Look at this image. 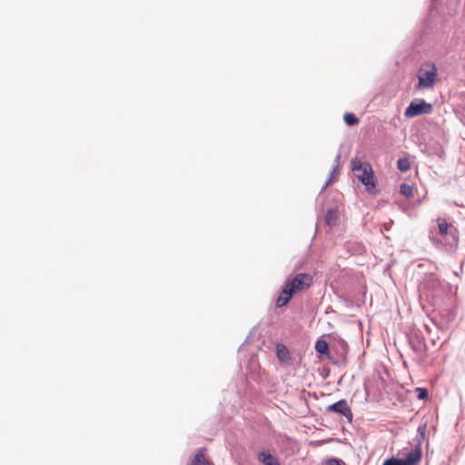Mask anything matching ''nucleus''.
Returning a JSON list of instances; mask_svg holds the SVG:
<instances>
[{"label": "nucleus", "mask_w": 465, "mask_h": 465, "mask_svg": "<svg viewBox=\"0 0 465 465\" xmlns=\"http://www.w3.org/2000/svg\"><path fill=\"white\" fill-rule=\"evenodd\" d=\"M438 232L437 234L441 238L440 240L436 239L433 235L430 237L431 241L441 242V244L445 247L450 246V248L456 246L458 243L457 230L450 225L445 219H438Z\"/></svg>", "instance_id": "f257e3e1"}, {"label": "nucleus", "mask_w": 465, "mask_h": 465, "mask_svg": "<svg viewBox=\"0 0 465 465\" xmlns=\"http://www.w3.org/2000/svg\"><path fill=\"white\" fill-rule=\"evenodd\" d=\"M351 166L353 171H361L358 175L359 181L365 185L368 192H372L376 187V178L370 164L362 166L359 160H352Z\"/></svg>", "instance_id": "f03ea898"}, {"label": "nucleus", "mask_w": 465, "mask_h": 465, "mask_svg": "<svg viewBox=\"0 0 465 465\" xmlns=\"http://www.w3.org/2000/svg\"><path fill=\"white\" fill-rule=\"evenodd\" d=\"M427 66L430 67V69H425L423 66H421L418 73V89H430L434 86L437 79V68L434 64H428Z\"/></svg>", "instance_id": "7ed1b4c3"}, {"label": "nucleus", "mask_w": 465, "mask_h": 465, "mask_svg": "<svg viewBox=\"0 0 465 465\" xmlns=\"http://www.w3.org/2000/svg\"><path fill=\"white\" fill-rule=\"evenodd\" d=\"M312 282V277L308 273H299L293 279L288 281L282 287L283 292L293 296V294L303 288L310 286Z\"/></svg>", "instance_id": "20e7f679"}, {"label": "nucleus", "mask_w": 465, "mask_h": 465, "mask_svg": "<svg viewBox=\"0 0 465 465\" xmlns=\"http://www.w3.org/2000/svg\"><path fill=\"white\" fill-rule=\"evenodd\" d=\"M433 110L432 104L423 99L412 101L405 110V116L413 118L420 114H430Z\"/></svg>", "instance_id": "39448f33"}, {"label": "nucleus", "mask_w": 465, "mask_h": 465, "mask_svg": "<svg viewBox=\"0 0 465 465\" xmlns=\"http://www.w3.org/2000/svg\"><path fill=\"white\" fill-rule=\"evenodd\" d=\"M408 341L411 350L418 355L425 354L427 351L426 343L422 334L419 331H412L408 335Z\"/></svg>", "instance_id": "423d86ee"}, {"label": "nucleus", "mask_w": 465, "mask_h": 465, "mask_svg": "<svg viewBox=\"0 0 465 465\" xmlns=\"http://www.w3.org/2000/svg\"><path fill=\"white\" fill-rule=\"evenodd\" d=\"M326 411L344 416L345 418L348 419L349 421L352 420L353 415L346 400H340L337 402L329 405L326 408Z\"/></svg>", "instance_id": "0eeeda50"}, {"label": "nucleus", "mask_w": 465, "mask_h": 465, "mask_svg": "<svg viewBox=\"0 0 465 465\" xmlns=\"http://www.w3.org/2000/svg\"><path fill=\"white\" fill-rule=\"evenodd\" d=\"M422 456V450L420 447H414L410 452L407 453L406 458L403 459L405 465H417Z\"/></svg>", "instance_id": "6e6552de"}, {"label": "nucleus", "mask_w": 465, "mask_h": 465, "mask_svg": "<svg viewBox=\"0 0 465 465\" xmlns=\"http://www.w3.org/2000/svg\"><path fill=\"white\" fill-rule=\"evenodd\" d=\"M426 430H427L426 423L420 424L418 427L416 436L412 439L411 442H410V444L412 446V448L420 447L421 449V444L425 440Z\"/></svg>", "instance_id": "1a4fd4ad"}, {"label": "nucleus", "mask_w": 465, "mask_h": 465, "mask_svg": "<svg viewBox=\"0 0 465 465\" xmlns=\"http://www.w3.org/2000/svg\"><path fill=\"white\" fill-rule=\"evenodd\" d=\"M258 460L263 465H280L278 460L267 451H261L258 454Z\"/></svg>", "instance_id": "9d476101"}, {"label": "nucleus", "mask_w": 465, "mask_h": 465, "mask_svg": "<svg viewBox=\"0 0 465 465\" xmlns=\"http://www.w3.org/2000/svg\"><path fill=\"white\" fill-rule=\"evenodd\" d=\"M324 220L329 226L336 225L339 220L338 211L335 208L329 209L325 214Z\"/></svg>", "instance_id": "9b49d317"}, {"label": "nucleus", "mask_w": 465, "mask_h": 465, "mask_svg": "<svg viewBox=\"0 0 465 465\" xmlns=\"http://www.w3.org/2000/svg\"><path fill=\"white\" fill-rule=\"evenodd\" d=\"M315 350L319 354H327L329 352V344L325 340L319 339L315 343Z\"/></svg>", "instance_id": "f8f14e48"}, {"label": "nucleus", "mask_w": 465, "mask_h": 465, "mask_svg": "<svg viewBox=\"0 0 465 465\" xmlns=\"http://www.w3.org/2000/svg\"><path fill=\"white\" fill-rule=\"evenodd\" d=\"M292 298V296L290 294V292L287 293V292H283V289H282V292L276 300L277 307L281 308V307L286 305Z\"/></svg>", "instance_id": "ddd939ff"}, {"label": "nucleus", "mask_w": 465, "mask_h": 465, "mask_svg": "<svg viewBox=\"0 0 465 465\" xmlns=\"http://www.w3.org/2000/svg\"><path fill=\"white\" fill-rule=\"evenodd\" d=\"M276 354L280 361H285L289 358V351L284 345H277Z\"/></svg>", "instance_id": "4468645a"}, {"label": "nucleus", "mask_w": 465, "mask_h": 465, "mask_svg": "<svg viewBox=\"0 0 465 465\" xmlns=\"http://www.w3.org/2000/svg\"><path fill=\"white\" fill-rule=\"evenodd\" d=\"M343 120L349 126L356 125L359 123V118L353 113H345Z\"/></svg>", "instance_id": "2eb2a0df"}, {"label": "nucleus", "mask_w": 465, "mask_h": 465, "mask_svg": "<svg viewBox=\"0 0 465 465\" xmlns=\"http://www.w3.org/2000/svg\"><path fill=\"white\" fill-rule=\"evenodd\" d=\"M397 167L401 172L406 173L411 169V162L408 158H400L397 161Z\"/></svg>", "instance_id": "dca6fc26"}, {"label": "nucleus", "mask_w": 465, "mask_h": 465, "mask_svg": "<svg viewBox=\"0 0 465 465\" xmlns=\"http://www.w3.org/2000/svg\"><path fill=\"white\" fill-rule=\"evenodd\" d=\"M400 193L404 196L411 197L413 194V187L408 183H401Z\"/></svg>", "instance_id": "f3484780"}, {"label": "nucleus", "mask_w": 465, "mask_h": 465, "mask_svg": "<svg viewBox=\"0 0 465 465\" xmlns=\"http://www.w3.org/2000/svg\"><path fill=\"white\" fill-rule=\"evenodd\" d=\"M382 465H405V463L403 462V459L391 456L386 459Z\"/></svg>", "instance_id": "a211bd4d"}, {"label": "nucleus", "mask_w": 465, "mask_h": 465, "mask_svg": "<svg viewBox=\"0 0 465 465\" xmlns=\"http://www.w3.org/2000/svg\"><path fill=\"white\" fill-rule=\"evenodd\" d=\"M339 169L338 166L332 168L329 179L325 182L324 185L322 188V192L324 191L331 183L335 176L338 174Z\"/></svg>", "instance_id": "6ab92c4d"}, {"label": "nucleus", "mask_w": 465, "mask_h": 465, "mask_svg": "<svg viewBox=\"0 0 465 465\" xmlns=\"http://www.w3.org/2000/svg\"><path fill=\"white\" fill-rule=\"evenodd\" d=\"M193 465H211L210 462L204 458L203 455L198 453L195 455L193 460Z\"/></svg>", "instance_id": "aec40b11"}, {"label": "nucleus", "mask_w": 465, "mask_h": 465, "mask_svg": "<svg viewBox=\"0 0 465 465\" xmlns=\"http://www.w3.org/2000/svg\"><path fill=\"white\" fill-rule=\"evenodd\" d=\"M418 399L425 400L428 398V391L425 388H417Z\"/></svg>", "instance_id": "412c9836"}, {"label": "nucleus", "mask_w": 465, "mask_h": 465, "mask_svg": "<svg viewBox=\"0 0 465 465\" xmlns=\"http://www.w3.org/2000/svg\"><path fill=\"white\" fill-rule=\"evenodd\" d=\"M328 462L330 465H345V463L341 460L336 458L330 459Z\"/></svg>", "instance_id": "4be33fe9"}, {"label": "nucleus", "mask_w": 465, "mask_h": 465, "mask_svg": "<svg viewBox=\"0 0 465 465\" xmlns=\"http://www.w3.org/2000/svg\"><path fill=\"white\" fill-rule=\"evenodd\" d=\"M392 224H393V221H392V220H390L389 222L384 223L382 224V229H383L384 231H390V230H391V226H392Z\"/></svg>", "instance_id": "5701e85b"}, {"label": "nucleus", "mask_w": 465, "mask_h": 465, "mask_svg": "<svg viewBox=\"0 0 465 465\" xmlns=\"http://www.w3.org/2000/svg\"><path fill=\"white\" fill-rule=\"evenodd\" d=\"M425 329L430 333L432 331L431 328L429 325H425Z\"/></svg>", "instance_id": "b1692460"}, {"label": "nucleus", "mask_w": 465, "mask_h": 465, "mask_svg": "<svg viewBox=\"0 0 465 465\" xmlns=\"http://www.w3.org/2000/svg\"><path fill=\"white\" fill-rule=\"evenodd\" d=\"M339 160H340V155H338V156L336 157V162L338 163V162H339Z\"/></svg>", "instance_id": "393cba45"}]
</instances>
